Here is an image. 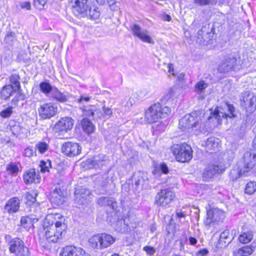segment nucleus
<instances>
[{
    "mask_svg": "<svg viewBox=\"0 0 256 256\" xmlns=\"http://www.w3.org/2000/svg\"><path fill=\"white\" fill-rule=\"evenodd\" d=\"M237 112L233 104L225 102L218 106L214 111L206 114L204 110H198L186 114L179 121L178 126L182 131L190 128L201 132H206V124L214 126L219 124L223 118H236Z\"/></svg>",
    "mask_w": 256,
    "mask_h": 256,
    "instance_id": "f257e3e1",
    "label": "nucleus"
},
{
    "mask_svg": "<svg viewBox=\"0 0 256 256\" xmlns=\"http://www.w3.org/2000/svg\"><path fill=\"white\" fill-rule=\"evenodd\" d=\"M65 218L60 214H56L48 216L44 222V226L46 228L45 234L40 238V242L42 246H47V242H56L61 238L62 232L65 230L66 226L64 223Z\"/></svg>",
    "mask_w": 256,
    "mask_h": 256,
    "instance_id": "f03ea898",
    "label": "nucleus"
},
{
    "mask_svg": "<svg viewBox=\"0 0 256 256\" xmlns=\"http://www.w3.org/2000/svg\"><path fill=\"white\" fill-rule=\"evenodd\" d=\"M170 112V109L169 107L166 106L162 108L160 103H156L146 110L144 118L148 123L152 124L165 118Z\"/></svg>",
    "mask_w": 256,
    "mask_h": 256,
    "instance_id": "7ed1b4c3",
    "label": "nucleus"
},
{
    "mask_svg": "<svg viewBox=\"0 0 256 256\" xmlns=\"http://www.w3.org/2000/svg\"><path fill=\"white\" fill-rule=\"evenodd\" d=\"M116 241V238L110 234L103 233L90 237L88 240L89 246L94 248L102 250L109 247Z\"/></svg>",
    "mask_w": 256,
    "mask_h": 256,
    "instance_id": "20e7f679",
    "label": "nucleus"
},
{
    "mask_svg": "<svg viewBox=\"0 0 256 256\" xmlns=\"http://www.w3.org/2000/svg\"><path fill=\"white\" fill-rule=\"evenodd\" d=\"M172 154L178 162H186L190 160L192 157L191 147L186 144H174L171 147Z\"/></svg>",
    "mask_w": 256,
    "mask_h": 256,
    "instance_id": "39448f33",
    "label": "nucleus"
},
{
    "mask_svg": "<svg viewBox=\"0 0 256 256\" xmlns=\"http://www.w3.org/2000/svg\"><path fill=\"white\" fill-rule=\"evenodd\" d=\"M241 60L238 54H231L218 65V70L219 72L225 73L232 70L235 66L240 64Z\"/></svg>",
    "mask_w": 256,
    "mask_h": 256,
    "instance_id": "423d86ee",
    "label": "nucleus"
},
{
    "mask_svg": "<svg viewBox=\"0 0 256 256\" xmlns=\"http://www.w3.org/2000/svg\"><path fill=\"white\" fill-rule=\"evenodd\" d=\"M91 99V96H81L76 101L80 105V108L84 116H92L94 119H97L98 117H96V113L98 112L99 109L96 105L88 104V103Z\"/></svg>",
    "mask_w": 256,
    "mask_h": 256,
    "instance_id": "0eeeda50",
    "label": "nucleus"
},
{
    "mask_svg": "<svg viewBox=\"0 0 256 256\" xmlns=\"http://www.w3.org/2000/svg\"><path fill=\"white\" fill-rule=\"evenodd\" d=\"M226 169V166L222 160H218L205 168L202 174V178L206 182L209 181L215 174L223 172Z\"/></svg>",
    "mask_w": 256,
    "mask_h": 256,
    "instance_id": "6e6552de",
    "label": "nucleus"
},
{
    "mask_svg": "<svg viewBox=\"0 0 256 256\" xmlns=\"http://www.w3.org/2000/svg\"><path fill=\"white\" fill-rule=\"evenodd\" d=\"M149 93V91L146 88H142L138 91L133 92L128 98H125L120 102V104L124 108V110H129L130 108L139 100L142 99L146 96Z\"/></svg>",
    "mask_w": 256,
    "mask_h": 256,
    "instance_id": "1a4fd4ad",
    "label": "nucleus"
},
{
    "mask_svg": "<svg viewBox=\"0 0 256 256\" xmlns=\"http://www.w3.org/2000/svg\"><path fill=\"white\" fill-rule=\"evenodd\" d=\"M9 250L11 253L18 256H28L29 250L24 242L19 238L12 239L9 242Z\"/></svg>",
    "mask_w": 256,
    "mask_h": 256,
    "instance_id": "9d476101",
    "label": "nucleus"
},
{
    "mask_svg": "<svg viewBox=\"0 0 256 256\" xmlns=\"http://www.w3.org/2000/svg\"><path fill=\"white\" fill-rule=\"evenodd\" d=\"M175 197L174 192L168 188L162 190L158 192L154 198V202L158 206H166Z\"/></svg>",
    "mask_w": 256,
    "mask_h": 256,
    "instance_id": "9b49d317",
    "label": "nucleus"
},
{
    "mask_svg": "<svg viewBox=\"0 0 256 256\" xmlns=\"http://www.w3.org/2000/svg\"><path fill=\"white\" fill-rule=\"evenodd\" d=\"M244 169V173H247L256 166V151L247 152L238 162Z\"/></svg>",
    "mask_w": 256,
    "mask_h": 256,
    "instance_id": "f8f14e48",
    "label": "nucleus"
},
{
    "mask_svg": "<svg viewBox=\"0 0 256 256\" xmlns=\"http://www.w3.org/2000/svg\"><path fill=\"white\" fill-rule=\"evenodd\" d=\"M241 104L246 112L252 113L256 108V98L252 93L246 92L242 93L240 96Z\"/></svg>",
    "mask_w": 256,
    "mask_h": 256,
    "instance_id": "ddd939ff",
    "label": "nucleus"
},
{
    "mask_svg": "<svg viewBox=\"0 0 256 256\" xmlns=\"http://www.w3.org/2000/svg\"><path fill=\"white\" fill-rule=\"evenodd\" d=\"M58 112V108L52 102L42 104L38 108L39 116L43 120L50 119L54 116Z\"/></svg>",
    "mask_w": 256,
    "mask_h": 256,
    "instance_id": "4468645a",
    "label": "nucleus"
},
{
    "mask_svg": "<svg viewBox=\"0 0 256 256\" xmlns=\"http://www.w3.org/2000/svg\"><path fill=\"white\" fill-rule=\"evenodd\" d=\"M132 184L138 190L140 188H146L148 184V178L146 172L138 171L134 173L132 177Z\"/></svg>",
    "mask_w": 256,
    "mask_h": 256,
    "instance_id": "2eb2a0df",
    "label": "nucleus"
},
{
    "mask_svg": "<svg viewBox=\"0 0 256 256\" xmlns=\"http://www.w3.org/2000/svg\"><path fill=\"white\" fill-rule=\"evenodd\" d=\"M106 220L111 225L116 222V230L118 232H124L128 230V224H126L125 220H118L116 212L114 210L108 214Z\"/></svg>",
    "mask_w": 256,
    "mask_h": 256,
    "instance_id": "dca6fc26",
    "label": "nucleus"
},
{
    "mask_svg": "<svg viewBox=\"0 0 256 256\" xmlns=\"http://www.w3.org/2000/svg\"><path fill=\"white\" fill-rule=\"evenodd\" d=\"M17 92V94L16 96V98L12 100V103L14 105H17L18 102V101L19 98H20L21 99H24V96L22 95L19 92L18 90H15L13 88V86L12 84H6L4 86L0 92V96L1 98L4 100H8L10 97L14 94Z\"/></svg>",
    "mask_w": 256,
    "mask_h": 256,
    "instance_id": "f3484780",
    "label": "nucleus"
},
{
    "mask_svg": "<svg viewBox=\"0 0 256 256\" xmlns=\"http://www.w3.org/2000/svg\"><path fill=\"white\" fill-rule=\"evenodd\" d=\"M82 148L76 142H67L63 144L62 152L69 157L76 156L81 152Z\"/></svg>",
    "mask_w": 256,
    "mask_h": 256,
    "instance_id": "a211bd4d",
    "label": "nucleus"
},
{
    "mask_svg": "<svg viewBox=\"0 0 256 256\" xmlns=\"http://www.w3.org/2000/svg\"><path fill=\"white\" fill-rule=\"evenodd\" d=\"M74 122V120L71 118H62L56 123L54 127V130L56 132H68L72 128Z\"/></svg>",
    "mask_w": 256,
    "mask_h": 256,
    "instance_id": "6ab92c4d",
    "label": "nucleus"
},
{
    "mask_svg": "<svg viewBox=\"0 0 256 256\" xmlns=\"http://www.w3.org/2000/svg\"><path fill=\"white\" fill-rule=\"evenodd\" d=\"M130 28L133 35L140 38L142 42L154 44V40L149 36L148 32L145 29H142L140 26L136 24L131 26Z\"/></svg>",
    "mask_w": 256,
    "mask_h": 256,
    "instance_id": "aec40b11",
    "label": "nucleus"
},
{
    "mask_svg": "<svg viewBox=\"0 0 256 256\" xmlns=\"http://www.w3.org/2000/svg\"><path fill=\"white\" fill-rule=\"evenodd\" d=\"M130 28L133 35L140 38L142 42L154 44V40L149 36L148 32L145 29H142L140 26L136 24L131 26Z\"/></svg>",
    "mask_w": 256,
    "mask_h": 256,
    "instance_id": "412c9836",
    "label": "nucleus"
},
{
    "mask_svg": "<svg viewBox=\"0 0 256 256\" xmlns=\"http://www.w3.org/2000/svg\"><path fill=\"white\" fill-rule=\"evenodd\" d=\"M197 34L198 41V42H208L213 39L214 35L213 28H210V24H208L203 26L202 28L198 32Z\"/></svg>",
    "mask_w": 256,
    "mask_h": 256,
    "instance_id": "4be33fe9",
    "label": "nucleus"
},
{
    "mask_svg": "<svg viewBox=\"0 0 256 256\" xmlns=\"http://www.w3.org/2000/svg\"><path fill=\"white\" fill-rule=\"evenodd\" d=\"M60 256H90L84 250L72 246L64 247L60 253Z\"/></svg>",
    "mask_w": 256,
    "mask_h": 256,
    "instance_id": "5701e85b",
    "label": "nucleus"
},
{
    "mask_svg": "<svg viewBox=\"0 0 256 256\" xmlns=\"http://www.w3.org/2000/svg\"><path fill=\"white\" fill-rule=\"evenodd\" d=\"M108 162L107 156L104 154H100L93 158L88 160L86 162V164L88 168H96L107 164Z\"/></svg>",
    "mask_w": 256,
    "mask_h": 256,
    "instance_id": "b1692460",
    "label": "nucleus"
},
{
    "mask_svg": "<svg viewBox=\"0 0 256 256\" xmlns=\"http://www.w3.org/2000/svg\"><path fill=\"white\" fill-rule=\"evenodd\" d=\"M206 220L205 223L210 224L214 222H220L224 218V212L218 208H213L207 212Z\"/></svg>",
    "mask_w": 256,
    "mask_h": 256,
    "instance_id": "393cba45",
    "label": "nucleus"
},
{
    "mask_svg": "<svg viewBox=\"0 0 256 256\" xmlns=\"http://www.w3.org/2000/svg\"><path fill=\"white\" fill-rule=\"evenodd\" d=\"M90 194V192L88 189L82 186L78 187L74 192L75 202L82 205L85 204Z\"/></svg>",
    "mask_w": 256,
    "mask_h": 256,
    "instance_id": "a878e982",
    "label": "nucleus"
},
{
    "mask_svg": "<svg viewBox=\"0 0 256 256\" xmlns=\"http://www.w3.org/2000/svg\"><path fill=\"white\" fill-rule=\"evenodd\" d=\"M116 179V178L114 173L110 172L100 176L98 177L96 182L99 186L103 188H106L108 186H110L112 184H114V182Z\"/></svg>",
    "mask_w": 256,
    "mask_h": 256,
    "instance_id": "bb28decb",
    "label": "nucleus"
},
{
    "mask_svg": "<svg viewBox=\"0 0 256 256\" xmlns=\"http://www.w3.org/2000/svg\"><path fill=\"white\" fill-rule=\"evenodd\" d=\"M24 182L26 184L32 183H38L40 178L39 172L34 168H32L27 170L23 176Z\"/></svg>",
    "mask_w": 256,
    "mask_h": 256,
    "instance_id": "cd10ccee",
    "label": "nucleus"
},
{
    "mask_svg": "<svg viewBox=\"0 0 256 256\" xmlns=\"http://www.w3.org/2000/svg\"><path fill=\"white\" fill-rule=\"evenodd\" d=\"M72 11L76 16L85 14L88 9L87 0H72Z\"/></svg>",
    "mask_w": 256,
    "mask_h": 256,
    "instance_id": "c85d7f7f",
    "label": "nucleus"
},
{
    "mask_svg": "<svg viewBox=\"0 0 256 256\" xmlns=\"http://www.w3.org/2000/svg\"><path fill=\"white\" fill-rule=\"evenodd\" d=\"M50 202L56 205H60L64 202V192L59 188H56L50 193Z\"/></svg>",
    "mask_w": 256,
    "mask_h": 256,
    "instance_id": "c756f323",
    "label": "nucleus"
},
{
    "mask_svg": "<svg viewBox=\"0 0 256 256\" xmlns=\"http://www.w3.org/2000/svg\"><path fill=\"white\" fill-rule=\"evenodd\" d=\"M236 234L237 230L236 229L232 230L230 232L229 230H225L220 235V244L224 242L226 245H228L234 238Z\"/></svg>",
    "mask_w": 256,
    "mask_h": 256,
    "instance_id": "7c9ffc66",
    "label": "nucleus"
},
{
    "mask_svg": "<svg viewBox=\"0 0 256 256\" xmlns=\"http://www.w3.org/2000/svg\"><path fill=\"white\" fill-rule=\"evenodd\" d=\"M20 204V200L18 198H10L5 205L4 211L8 213L16 212L19 210Z\"/></svg>",
    "mask_w": 256,
    "mask_h": 256,
    "instance_id": "2f4dec72",
    "label": "nucleus"
},
{
    "mask_svg": "<svg viewBox=\"0 0 256 256\" xmlns=\"http://www.w3.org/2000/svg\"><path fill=\"white\" fill-rule=\"evenodd\" d=\"M50 96L53 99L60 102H64L68 99L67 92H62L56 87L54 88Z\"/></svg>",
    "mask_w": 256,
    "mask_h": 256,
    "instance_id": "473e14b6",
    "label": "nucleus"
},
{
    "mask_svg": "<svg viewBox=\"0 0 256 256\" xmlns=\"http://www.w3.org/2000/svg\"><path fill=\"white\" fill-rule=\"evenodd\" d=\"M97 204L100 206H111L112 210L116 206V202L112 198L102 196L97 200Z\"/></svg>",
    "mask_w": 256,
    "mask_h": 256,
    "instance_id": "72a5a7b5",
    "label": "nucleus"
},
{
    "mask_svg": "<svg viewBox=\"0 0 256 256\" xmlns=\"http://www.w3.org/2000/svg\"><path fill=\"white\" fill-rule=\"evenodd\" d=\"M254 250V247L251 246H247L242 248L236 249L233 252L234 256H246L252 254Z\"/></svg>",
    "mask_w": 256,
    "mask_h": 256,
    "instance_id": "f704fd0d",
    "label": "nucleus"
},
{
    "mask_svg": "<svg viewBox=\"0 0 256 256\" xmlns=\"http://www.w3.org/2000/svg\"><path fill=\"white\" fill-rule=\"evenodd\" d=\"M242 175H246L244 173V169L238 164V168H234L230 172V177L232 180H236Z\"/></svg>",
    "mask_w": 256,
    "mask_h": 256,
    "instance_id": "c9c22d12",
    "label": "nucleus"
},
{
    "mask_svg": "<svg viewBox=\"0 0 256 256\" xmlns=\"http://www.w3.org/2000/svg\"><path fill=\"white\" fill-rule=\"evenodd\" d=\"M38 219L32 218L29 216H22L20 219V223L26 228H30L33 226L35 222H37Z\"/></svg>",
    "mask_w": 256,
    "mask_h": 256,
    "instance_id": "e433bc0d",
    "label": "nucleus"
},
{
    "mask_svg": "<svg viewBox=\"0 0 256 256\" xmlns=\"http://www.w3.org/2000/svg\"><path fill=\"white\" fill-rule=\"evenodd\" d=\"M82 128L84 131L88 134L92 133L94 128L92 123L88 118H84L82 122Z\"/></svg>",
    "mask_w": 256,
    "mask_h": 256,
    "instance_id": "4c0bfd02",
    "label": "nucleus"
},
{
    "mask_svg": "<svg viewBox=\"0 0 256 256\" xmlns=\"http://www.w3.org/2000/svg\"><path fill=\"white\" fill-rule=\"evenodd\" d=\"M20 77L18 74H12L10 77V84L13 86L15 90L20 91Z\"/></svg>",
    "mask_w": 256,
    "mask_h": 256,
    "instance_id": "58836bf2",
    "label": "nucleus"
},
{
    "mask_svg": "<svg viewBox=\"0 0 256 256\" xmlns=\"http://www.w3.org/2000/svg\"><path fill=\"white\" fill-rule=\"evenodd\" d=\"M112 114V110L110 108L106 107L104 106L102 110L99 109L98 112L96 113V117L100 118H109Z\"/></svg>",
    "mask_w": 256,
    "mask_h": 256,
    "instance_id": "ea45409f",
    "label": "nucleus"
},
{
    "mask_svg": "<svg viewBox=\"0 0 256 256\" xmlns=\"http://www.w3.org/2000/svg\"><path fill=\"white\" fill-rule=\"evenodd\" d=\"M54 88L50 84L46 82H42L40 84V91L46 96L51 95Z\"/></svg>",
    "mask_w": 256,
    "mask_h": 256,
    "instance_id": "a19ab883",
    "label": "nucleus"
},
{
    "mask_svg": "<svg viewBox=\"0 0 256 256\" xmlns=\"http://www.w3.org/2000/svg\"><path fill=\"white\" fill-rule=\"evenodd\" d=\"M219 140L214 137H210L208 138L206 146L208 150H212L217 148L218 146Z\"/></svg>",
    "mask_w": 256,
    "mask_h": 256,
    "instance_id": "79ce46f5",
    "label": "nucleus"
},
{
    "mask_svg": "<svg viewBox=\"0 0 256 256\" xmlns=\"http://www.w3.org/2000/svg\"><path fill=\"white\" fill-rule=\"evenodd\" d=\"M85 14L86 16H88L90 19L96 20L100 16V12L98 8H90Z\"/></svg>",
    "mask_w": 256,
    "mask_h": 256,
    "instance_id": "37998d69",
    "label": "nucleus"
},
{
    "mask_svg": "<svg viewBox=\"0 0 256 256\" xmlns=\"http://www.w3.org/2000/svg\"><path fill=\"white\" fill-rule=\"evenodd\" d=\"M253 235L252 232H248L240 234L238 237L240 242L244 244L249 242L252 238Z\"/></svg>",
    "mask_w": 256,
    "mask_h": 256,
    "instance_id": "c03bdc74",
    "label": "nucleus"
},
{
    "mask_svg": "<svg viewBox=\"0 0 256 256\" xmlns=\"http://www.w3.org/2000/svg\"><path fill=\"white\" fill-rule=\"evenodd\" d=\"M4 40L8 45L12 46L16 42V34L12 32H8Z\"/></svg>",
    "mask_w": 256,
    "mask_h": 256,
    "instance_id": "a18cd8bd",
    "label": "nucleus"
},
{
    "mask_svg": "<svg viewBox=\"0 0 256 256\" xmlns=\"http://www.w3.org/2000/svg\"><path fill=\"white\" fill-rule=\"evenodd\" d=\"M40 168L41 172H49V168L52 167L51 161L49 160H42L40 162Z\"/></svg>",
    "mask_w": 256,
    "mask_h": 256,
    "instance_id": "49530a36",
    "label": "nucleus"
},
{
    "mask_svg": "<svg viewBox=\"0 0 256 256\" xmlns=\"http://www.w3.org/2000/svg\"><path fill=\"white\" fill-rule=\"evenodd\" d=\"M256 191V182H250L247 184L245 188V192L248 194H252Z\"/></svg>",
    "mask_w": 256,
    "mask_h": 256,
    "instance_id": "de8ad7c7",
    "label": "nucleus"
},
{
    "mask_svg": "<svg viewBox=\"0 0 256 256\" xmlns=\"http://www.w3.org/2000/svg\"><path fill=\"white\" fill-rule=\"evenodd\" d=\"M177 88H170L168 90V92L162 98V100L164 102H168L171 99H173L174 97L175 96V93Z\"/></svg>",
    "mask_w": 256,
    "mask_h": 256,
    "instance_id": "09e8293b",
    "label": "nucleus"
},
{
    "mask_svg": "<svg viewBox=\"0 0 256 256\" xmlns=\"http://www.w3.org/2000/svg\"><path fill=\"white\" fill-rule=\"evenodd\" d=\"M208 86V84L204 80H200L197 82L195 86V91L198 92H203Z\"/></svg>",
    "mask_w": 256,
    "mask_h": 256,
    "instance_id": "8fccbe9b",
    "label": "nucleus"
},
{
    "mask_svg": "<svg viewBox=\"0 0 256 256\" xmlns=\"http://www.w3.org/2000/svg\"><path fill=\"white\" fill-rule=\"evenodd\" d=\"M36 149L40 154H44L48 148V145L46 142H39L36 144Z\"/></svg>",
    "mask_w": 256,
    "mask_h": 256,
    "instance_id": "3c124183",
    "label": "nucleus"
},
{
    "mask_svg": "<svg viewBox=\"0 0 256 256\" xmlns=\"http://www.w3.org/2000/svg\"><path fill=\"white\" fill-rule=\"evenodd\" d=\"M36 148L32 146H29L26 148L23 152V155L25 156L30 157L36 155Z\"/></svg>",
    "mask_w": 256,
    "mask_h": 256,
    "instance_id": "603ef678",
    "label": "nucleus"
},
{
    "mask_svg": "<svg viewBox=\"0 0 256 256\" xmlns=\"http://www.w3.org/2000/svg\"><path fill=\"white\" fill-rule=\"evenodd\" d=\"M159 169L162 171L163 174H166L168 172V169L167 166L164 163L161 164L159 167L158 168V170L155 168L154 170L152 172V173L154 175H156L159 172Z\"/></svg>",
    "mask_w": 256,
    "mask_h": 256,
    "instance_id": "864d4df0",
    "label": "nucleus"
},
{
    "mask_svg": "<svg viewBox=\"0 0 256 256\" xmlns=\"http://www.w3.org/2000/svg\"><path fill=\"white\" fill-rule=\"evenodd\" d=\"M216 0H194V3L196 4L202 6L214 4L216 2Z\"/></svg>",
    "mask_w": 256,
    "mask_h": 256,
    "instance_id": "5fc2aeb1",
    "label": "nucleus"
},
{
    "mask_svg": "<svg viewBox=\"0 0 256 256\" xmlns=\"http://www.w3.org/2000/svg\"><path fill=\"white\" fill-rule=\"evenodd\" d=\"M12 113V107H8L2 110L0 113V116L4 118H8Z\"/></svg>",
    "mask_w": 256,
    "mask_h": 256,
    "instance_id": "6e6d98bb",
    "label": "nucleus"
},
{
    "mask_svg": "<svg viewBox=\"0 0 256 256\" xmlns=\"http://www.w3.org/2000/svg\"><path fill=\"white\" fill-rule=\"evenodd\" d=\"M34 6L38 9L42 10L46 3V0H34Z\"/></svg>",
    "mask_w": 256,
    "mask_h": 256,
    "instance_id": "4d7b16f0",
    "label": "nucleus"
},
{
    "mask_svg": "<svg viewBox=\"0 0 256 256\" xmlns=\"http://www.w3.org/2000/svg\"><path fill=\"white\" fill-rule=\"evenodd\" d=\"M6 170L10 172L12 174H16L18 172V168L16 165L11 163L7 166Z\"/></svg>",
    "mask_w": 256,
    "mask_h": 256,
    "instance_id": "13d9d810",
    "label": "nucleus"
},
{
    "mask_svg": "<svg viewBox=\"0 0 256 256\" xmlns=\"http://www.w3.org/2000/svg\"><path fill=\"white\" fill-rule=\"evenodd\" d=\"M10 130L14 135H17L20 132L21 128L18 124H16L10 127Z\"/></svg>",
    "mask_w": 256,
    "mask_h": 256,
    "instance_id": "bf43d9fd",
    "label": "nucleus"
},
{
    "mask_svg": "<svg viewBox=\"0 0 256 256\" xmlns=\"http://www.w3.org/2000/svg\"><path fill=\"white\" fill-rule=\"evenodd\" d=\"M36 194H34V196L33 194H30V192H27L26 194V197L28 201H30L32 203L36 201Z\"/></svg>",
    "mask_w": 256,
    "mask_h": 256,
    "instance_id": "052dcab7",
    "label": "nucleus"
},
{
    "mask_svg": "<svg viewBox=\"0 0 256 256\" xmlns=\"http://www.w3.org/2000/svg\"><path fill=\"white\" fill-rule=\"evenodd\" d=\"M143 250L150 256L153 255L156 252V249L151 246H145L143 248Z\"/></svg>",
    "mask_w": 256,
    "mask_h": 256,
    "instance_id": "680f3d73",
    "label": "nucleus"
},
{
    "mask_svg": "<svg viewBox=\"0 0 256 256\" xmlns=\"http://www.w3.org/2000/svg\"><path fill=\"white\" fill-rule=\"evenodd\" d=\"M185 214L184 213L182 212L181 210H178L176 211V220H178L179 222H181V218H185Z\"/></svg>",
    "mask_w": 256,
    "mask_h": 256,
    "instance_id": "e2e57ef3",
    "label": "nucleus"
},
{
    "mask_svg": "<svg viewBox=\"0 0 256 256\" xmlns=\"http://www.w3.org/2000/svg\"><path fill=\"white\" fill-rule=\"evenodd\" d=\"M208 252L207 249L203 248L199 250L196 253V256H205L208 254Z\"/></svg>",
    "mask_w": 256,
    "mask_h": 256,
    "instance_id": "0e129e2a",
    "label": "nucleus"
},
{
    "mask_svg": "<svg viewBox=\"0 0 256 256\" xmlns=\"http://www.w3.org/2000/svg\"><path fill=\"white\" fill-rule=\"evenodd\" d=\"M20 7L22 8H26V10H30V4L29 2H24L20 4Z\"/></svg>",
    "mask_w": 256,
    "mask_h": 256,
    "instance_id": "69168bd1",
    "label": "nucleus"
},
{
    "mask_svg": "<svg viewBox=\"0 0 256 256\" xmlns=\"http://www.w3.org/2000/svg\"><path fill=\"white\" fill-rule=\"evenodd\" d=\"M168 72L172 75H174V64H168Z\"/></svg>",
    "mask_w": 256,
    "mask_h": 256,
    "instance_id": "338daca9",
    "label": "nucleus"
},
{
    "mask_svg": "<svg viewBox=\"0 0 256 256\" xmlns=\"http://www.w3.org/2000/svg\"><path fill=\"white\" fill-rule=\"evenodd\" d=\"M188 240H189L190 244L192 245H194L197 243V240L194 237H192V236L189 237Z\"/></svg>",
    "mask_w": 256,
    "mask_h": 256,
    "instance_id": "774afa93",
    "label": "nucleus"
}]
</instances>
